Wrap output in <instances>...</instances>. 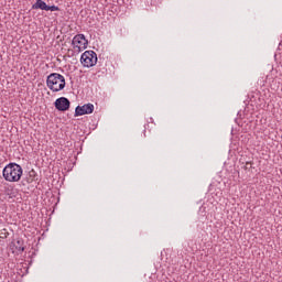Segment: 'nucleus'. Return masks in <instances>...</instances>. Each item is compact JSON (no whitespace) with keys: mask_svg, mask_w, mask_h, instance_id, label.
<instances>
[{"mask_svg":"<svg viewBox=\"0 0 282 282\" xmlns=\"http://www.w3.org/2000/svg\"><path fill=\"white\" fill-rule=\"evenodd\" d=\"M6 182H19L23 177V167L17 163H9L2 171Z\"/></svg>","mask_w":282,"mask_h":282,"instance_id":"f257e3e1","label":"nucleus"},{"mask_svg":"<svg viewBox=\"0 0 282 282\" xmlns=\"http://www.w3.org/2000/svg\"><path fill=\"white\" fill-rule=\"evenodd\" d=\"M72 45L75 54H80V52H85V48L89 45V41H87L85 34H77L73 37Z\"/></svg>","mask_w":282,"mask_h":282,"instance_id":"7ed1b4c3","label":"nucleus"},{"mask_svg":"<svg viewBox=\"0 0 282 282\" xmlns=\"http://www.w3.org/2000/svg\"><path fill=\"white\" fill-rule=\"evenodd\" d=\"M57 6H47L46 12H58Z\"/></svg>","mask_w":282,"mask_h":282,"instance_id":"1a4fd4ad","label":"nucleus"},{"mask_svg":"<svg viewBox=\"0 0 282 282\" xmlns=\"http://www.w3.org/2000/svg\"><path fill=\"white\" fill-rule=\"evenodd\" d=\"M30 178H28V183L32 184L34 177H36V172H34V170H32L31 172H29Z\"/></svg>","mask_w":282,"mask_h":282,"instance_id":"6e6552de","label":"nucleus"},{"mask_svg":"<svg viewBox=\"0 0 282 282\" xmlns=\"http://www.w3.org/2000/svg\"><path fill=\"white\" fill-rule=\"evenodd\" d=\"M89 113H94V105L93 104H85L84 106H77L75 109V116H86Z\"/></svg>","mask_w":282,"mask_h":282,"instance_id":"423d86ee","label":"nucleus"},{"mask_svg":"<svg viewBox=\"0 0 282 282\" xmlns=\"http://www.w3.org/2000/svg\"><path fill=\"white\" fill-rule=\"evenodd\" d=\"M18 250H19V252H23V251L25 250V248L20 246V247L18 248Z\"/></svg>","mask_w":282,"mask_h":282,"instance_id":"9b49d317","label":"nucleus"},{"mask_svg":"<svg viewBox=\"0 0 282 282\" xmlns=\"http://www.w3.org/2000/svg\"><path fill=\"white\" fill-rule=\"evenodd\" d=\"M18 243L20 245V243H21V240H18Z\"/></svg>","mask_w":282,"mask_h":282,"instance_id":"f8f14e48","label":"nucleus"},{"mask_svg":"<svg viewBox=\"0 0 282 282\" xmlns=\"http://www.w3.org/2000/svg\"><path fill=\"white\" fill-rule=\"evenodd\" d=\"M83 67H94L98 63V55L94 51H86L80 56Z\"/></svg>","mask_w":282,"mask_h":282,"instance_id":"20e7f679","label":"nucleus"},{"mask_svg":"<svg viewBox=\"0 0 282 282\" xmlns=\"http://www.w3.org/2000/svg\"><path fill=\"white\" fill-rule=\"evenodd\" d=\"M70 105L72 102L66 97H59L55 100V109L57 111H68Z\"/></svg>","mask_w":282,"mask_h":282,"instance_id":"39448f33","label":"nucleus"},{"mask_svg":"<svg viewBox=\"0 0 282 282\" xmlns=\"http://www.w3.org/2000/svg\"><path fill=\"white\" fill-rule=\"evenodd\" d=\"M32 8L33 10H45L47 12V3L43 0H37Z\"/></svg>","mask_w":282,"mask_h":282,"instance_id":"0eeeda50","label":"nucleus"},{"mask_svg":"<svg viewBox=\"0 0 282 282\" xmlns=\"http://www.w3.org/2000/svg\"><path fill=\"white\" fill-rule=\"evenodd\" d=\"M65 76L58 73H52L46 78V86L51 91L58 93L65 89Z\"/></svg>","mask_w":282,"mask_h":282,"instance_id":"f03ea898","label":"nucleus"},{"mask_svg":"<svg viewBox=\"0 0 282 282\" xmlns=\"http://www.w3.org/2000/svg\"><path fill=\"white\" fill-rule=\"evenodd\" d=\"M248 169H252V163L251 162L246 163L245 170L248 171Z\"/></svg>","mask_w":282,"mask_h":282,"instance_id":"9d476101","label":"nucleus"}]
</instances>
